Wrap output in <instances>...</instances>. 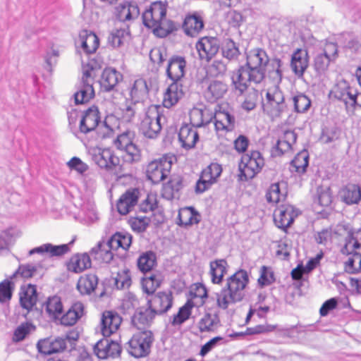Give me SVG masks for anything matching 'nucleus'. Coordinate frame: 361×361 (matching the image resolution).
<instances>
[{
    "mask_svg": "<svg viewBox=\"0 0 361 361\" xmlns=\"http://www.w3.org/2000/svg\"><path fill=\"white\" fill-rule=\"evenodd\" d=\"M269 62V58L265 50L259 48L250 50L247 54L246 64L232 74V84L235 90L242 94L247 88L248 83H261L265 78Z\"/></svg>",
    "mask_w": 361,
    "mask_h": 361,
    "instance_id": "nucleus-1",
    "label": "nucleus"
},
{
    "mask_svg": "<svg viewBox=\"0 0 361 361\" xmlns=\"http://www.w3.org/2000/svg\"><path fill=\"white\" fill-rule=\"evenodd\" d=\"M248 282V274L245 270H239L228 277L226 286L216 294L217 306L226 310L230 305L241 301Z\"/></svg>",
    "mask_w": 361,
    "mask_h": 361,
    "instance_id": "nucleus-2",
    "label": "nucleus"
},
{
    "mask_svg": "<svg viewBox=\"0 0 361 361\" xmlns=\"http://www.w3.org/2000/svg\"><path fill=\"white\" fill-rule=\"evenodd\" d=\"M190 119L191 126L195 128L202 127L214 119L215 130L219 135L232 131L235 127L234 116L226 111H219L213 116L207 109L193 108L190 112Z\"/></svg>",
    "mask_w": 361,
    "mask_h": 361,
    "instance_id": "nucleus-3",
    "label": "nucleus"
},
{
    "mask_svg": "<svg viewBox=\"0 0 361 361\" xmlns=\"http://www.w3.org/2000/svg\"><path fill=\"white\" fill-rule=\"evenodd\" d=\"M263 110L272 120L281 118L288 111L284 94L278 85L268 88Z\"/></svg>",
    "mask_w": 361,
    "mask_h": 361,
    "instance_id": "nucleus-4",
    "label": "nucleus"
},
{
    "mask_svg": "<svg viewBox=\"0 0 361 361\" xmlns=\"http://www.w3.org/2000/svg\"><path fill=\"white\" fill-rule=\"evenodd\" d=\"M330 95L335 99L342 102L347 109L350 107L355 108L356 106L361 107V93L351 87L346 80L338 81L331 90Z\"/></svg>",
    "mask_w": 361,
    "mask_h": 361,
    "instance_id": "nucleus-5",
    "label": "nucleus"
},
{
    "mask_svg": "<svg viewBox=\"0 0 361 361\" xmlns=\"http://www.w3.org/2000/svg\"><path fill=\"white\" fill-rule=\"evenodd\" d=\"M153 341L152 333L149 330L135 333L128 342V351L133 357L140 358L147 356Z\"/></svg>",
    "mask_w": 361,
    "mask_h": 361,
    "instance_id": "nucleus-6",
    "label": "nucleus"
},
{
    "mask_svg": "<svg viewBox=\"0 0 361 361\" xmlns=\"http://www.w3.org/2000/svg\"><path fill=\"white\" fill-rule=\"evenodd\" d=\"M264 165V160L258 151H252L244 154L239 165L241 176L245 180L253 178L259 173Z\"/></svg>",
    "mask_w": 361,
    "mask_h": 361,
    "instance_id": "nucleus-7",
    "label": "nucleus"
},
{
    "mask_svg": "<svg viewBox=\"0 0 361 361\" xmlns=\"http://www.w3.org/2000/svg\"><path fill=\"white\" fill-rule=\"evenodd\" d=\"M222 172L221 165L212 163L201 173L199 180L195 185V192L201 194L209 190L215 183Z\"/></svg>",
    "mask_w": 361,
    "mask_h": 361,
    "instance_id": "nucleus-8",
    "label": "nucleus"
},
{
    "mask_svg": "<svg viewBox=\"0 0 361 361\" xmlns=\"http://www.w3.org/2000/svg\"><path fill=\"white\" fill-rule=\"evenodd\" d=\"M67 348L66 339L61 336H48L39 339L36 348L37 352L42 355H51L63 353Z\"/></svg>",
    "mask_w": 361,
    "mask_h": 361,
    "instance_id": "nucleus-9",
    "label": "nucleus"
},
{
    "mask_svg": "<svg viewBox=\"0 0 361 361\" xmlns=\"http://www.w3.org/2000/svg\"><path fill=\"white\" fill-rule=\"evenodd\" d=\"M123 319L114 310H105L100 319V331L104 337H109L119 329Z\"/></svg>",
    "mask_w": 361,
    "mask_h": 361,
    "instance_id": "nucleus-10",
    "label": "nucleus"
},
{
    "mask_svg": "<svg viewBox=\"0 0 361 361\" xmlns=\"http://www.w3.org/2000/svg\"><path fill=\"white\" fill-rule=\"evenodd\" d=\"M195 47L200 59L209 61L218 53L219 42L214 37H203L197 41Z\"/></svg>",
    "mask_w": 361,
    "mask_h": 361,
    "instance_id": "nucleus-11",
    "label": "nucleus"
},
{
    "mask_svg": "<svg viewBox=\"0 0 361 361\" xmlns=\"http://www.w3.org/2000/svg\"><path fill=\"white\" fill-rule=\"evenodd\" d=\"M142 134L148 138H156L158 135V105L150 106L140 126Z\"/></svg>",
    "mask_w": 361,
    "mask_h": 361,
    "instance_id": "nucleus-12",
    "label": "nucleus"
},
{
    "mask_svg": "<svg viewBox=\"0 0 361 361\" xmlns=\"http://www.w3.org/2000/svg\"><path fill=\"white\" fill-rule=\"evenodd\" d=\"M121 351L122 348L118 342L107 339L99 340L94 347V352L99 359L118 357Z\"/></svg>",
    "mask_w": 361,
    "mask_h": 361,
    "instance_id": "nucleus-13",
    "label": "nucleus"
},
{
    "mask_svg": "<svg viewBox=\"0 0 361 361\" xmlns=\"http://www.w3.org/2000/svg\"><path fill=\"white\" fill-rule=\"evenodd\" d=\"M298 215V210L292 205L281 204L275 209L274 220L276 226L285 229L290 226Z\"/></svg>",
    "mask_w": 361,
    "mask_h": 361,
    "instance_id": "nucleus-14",
    "label": "nucleus"
},
{
    "mask_svg": "<svg viewBox=\"0 0 361 361\" xmlns=\"http://www.w3.org/2000/svg\"><path fill=\"white\" fill-rule=\"evenodd\" d=\"M101 120L100 112L97 106L93 105L82 112L79 123L80 131L88 133L94 130Z\"/></svg>",
    "mask_w": 361,
    "mask_h": 361,
    "instance_id": "nucleus-15",
    "label": "nucleus"
},
{
    "mask_svg": "<svg viewBox=\"0 0 361 361\" xmlns=\"http://www.w3.org/2000/svg\"><path fill=\"white\" fill-rule=\"evenodd\" d=\"M18 295L20 307L27 312L32 310L38 300L36 286L30 283L21 286Z\"/></svg>",
    "mask_w": 361,
    "mask_h": 361,
    "instance_id": "nucleus-16",
    "label": "nucleus"
},
{
    "mask_svg": "<svg viewBox=\"0 0 361 361\" xmlns=\"http://www.w3.org/2000/svg\"><path fill=\"white\" fill-rule=\"evenodd\" d=\"M65 266L68 272L80 274L91 267L92 260L86 252L76 253L66 261Z\"/></svg>",
    "mask_w": 361,
    "mask_h": 361,
    "instance_id": "nucleus-17",
    "label": "nucleus"
},
{
    "mask_svg": "<svg viewBox=\"0 0 361 361\" xmlns=\"http://www.w3.org/2000/svg\"><path fill=\"white\" fill-rule=\"evenodd\" d=\"M84 314V305L80 302H76L73 303L66 312L61 314L58 322L63 326H73L83 317Z\"/></svg>",
    "mask_w": 361,
    "mask_h": 361,
    "instance_id": "nucleus-18",
    "label": "nucleus"
},
{
    "mask_svg": "<svg viewBox=\"0 0 361 361\" xmlns=\"http://www.w3.org/2000/svg\"><path fill=\"white\" fill-rule=\"evenodd\" d=\"M139 190L131 188L124 192L118 199L116 204L119 214L126 215L137 204L139 198Z\"/></svg>",
    "mask_w": 361,
    "mask_h": 361,
    "instance_id": "nucleus-19",
    "label": "nucleus"
},
{
    "mask_svg": "<svg viewBox=\"0 0 361 361\" xmlns=\"http://www.w3.org/2000/svg\"><path fill=\"white\" fill-rule=\"evenodd\" d=\"M199 140L196 128L190 124L182 126L178 132V141L182 148L189 150L195 147Z\"/></svg>",
    "mask_w": 361,
    "mask_h": 361,
    "instance_id": "nucleus-20",
    "label": "nucleus"
},
{
    "mask_svg": "<svg viewBox=\"0 0 361 361\" xmlns=\"http://www.w3.org/2000/svg\"><path fill=\"white\" fill-rule=\"evenodd\" d=\"M309 65V56L307 51L303 49H297L291 56L290 68L293 72L298 78L303 74Z\"/></svg>",
    "mask_w": 361,
    "mask_h": 361,
    "instance_id": "nucleus-21",
    "label": "nucleus"
},
{
    "mask_svg": "<svg viewBox=\"0 0 361 361\" xmlns=\"http://www.w3.org/2000/svg\"><path fill=\"white\" fill-rule=\"evenodd\" d=\"M204 26L202 17L197 13H194L186 16L183 23V30L186 35L195 37L200 33Z\"/></svg>",
    "mask_w": 361,
    "mask_h": 361,
    "instance_id": "nucleus-22",
    "label": "nucleus"
},
{
    "mask_svg": "<svg viewBox=\"0 0 361 361\" xmlns=\"http://www.w3.org/2000/svg\"><path fill=\"white\" fill-rule=\"evenodd\" d=\"M167 2L159 1V38L166 37L178 30L177 24L166 18Z\"/></svg>",
    "mask_w": 361,
    "mask_h": 361,
    "instance_id": "nucleus-23",
    "label": "nucleus"
},
{
    "mask_svg": "<svg viewBox=\"0 0 361 361\" xmlns=\"http://www.w3.org/2000/svg\"><path fill=\"white\" fill-rule=\"evenodd\" d=\"M77 42L86 54L94 53L99 46L98 37L94 32L87 30L80 32Z\"/></svg>",
    "mask_w": 361,
    "mask_h": 361,
    "instance_id": "nucleus-24",
    "label": "nucleus"
},
{
    "mask_svg": "<svg viewBox=\"0 0 361 361\" xmlns=\"http://www.w3.org/2000/svg\"><path fill=\"white\" fill-rule=\"evenodd\" d=\"M183 94L182 85L179 82H172L164 93L163 106L169 109L175 106Z\"/></svg>",
    "mask_w": 361,
    "mask_h": 361,
    "instance_id": "nucleus-25",
    "label": "nucleus"
},
{
    "mask_svg": "<svg viewBox=\"0 0 361 361\" xmlns=\"http://www.w3.org/2000/svg\"><path fill=\"white\" fill-rule=\"evenodd\" d=\"M157 315L156 310L152 309L151 305L144 311L134 314L132 318L133 325L140 331L147 330V328L152 322Z\"/></svg>",
    "mask_w": 361,
    "mask_h": 361,
    "instance_id": "nucleus-26",
    "label": "nucleus"
},
{
    "mask_svg": "<svg viewBox=\"0 0 361 361\" xmlns=\"http://www.w3.org/2000/svg\"><path fill=\"white\" fill-rule=\"evenodd\" d=\"M186 61L182 57H174L169 61L166 74L172 82H179L178 80L183 77Z\"/></svg>",
    "mask_w": 361,
    "mask_h": 361,
    "instance_id": "nucleus-27",
    "label": "nucleus"
},
{
    "mask_svg": "<svg viewBox=\"0 0 361 361\" xmlns=\"http://www.w3.org/2000/svg\"><path fill=\"white\" fill-rule=\"evenodd\" d=\"M97 164L104 169H113L121 166V160L110 148L101 149L96 156Z\"/></svg>",
    "mask_w": 361,
    "mask_h": 361,
    "instance_id": "nucleus-28",
    "label": "nucleus"
},
{
    "mask_svg": "<svg viewBox=\"0 0 361 361\" xmlns=\"http://www.w3.org/2000/svg\"><path fill=\"white\" fill-rule=\"evenodd\" d=\"M43 307L47 316L54 321H58L63 311L61 298L57 295L49 297Z\"/></svg>",
    "mask_w": 361,
    "mask_h": 361,
    "instance_id": "nucleus-29",
    "label": "nucleus"
},
{
    "mask_svg": "<svg viewBox=\"0 0 361 361\" xmlns=\"http://www.w3.org/2000/svg\"><path fill=\"white\" fill-rule=\"evenodd\" d=\"M201 220L200 213L192 207L179 209L177 224L183 227L197 224Z\"/></svg>",
    "mask_w": 361,
    "mask_h": 361,
    "instance_id": "nucleus-30",
    "label": "nucleus"
},
{
    "mask_svg": "<svg viewBox=\"0 0 361 361\" xmlns=\"http://www.w3.org/2000/svg\"><path fill=\"white\" fill-rule=\"evenodd\" d=\"M98 284V278L94 274H86L79 277L76 288L82 295H90L94 292Z\"/></svg>",
    "mask_w": 361,
    "mask_h": 361,
    "instance_id": "nucleus-31",
    "label": "nucleus"
},
{
    "mask_svg": "<svg viewBox=\"0 0 361 361\" xmlns=\"http://www.w3.org/2000/svg\"><path fill=\"white\" fill-rule=\"evenodd\" d=\"M122 79V75L116 69L105 68L102 74L100 85L106 92L112 90Z\"/></svg>",
    "mask_w": 361,
    "mask_h": 361,
    "instance_id": "nucleus-32",
    "label": "nucleus"
},
{
    "mask_svg": "<svg viewBox=\"0 0 361 361\" xmlns=\"http://www.w3.org/2000/svg\"><path fill=\"white\" fill-rule=\"evenodd\" d=\"M296 134L293 131H286L283 137L279 139L274 147L272 154L274 156H281L288 152L292 145L296 142Z\"/></svg>",
    "mask_w": 361,
    "mask_h": 361,
    "instance_id": "nucleus-33",
    "label": "nucleus"
},
{
    "mask_svg": "<svg viewBox=\"0 0 361 361\" xmlns=\"http://www.w3.org/2000/svg\"><path fill=\"white\" fill-rule=\"evenodd\" d=\"M139 13L138 6L130 3L121 4L115 9L116 18L123 22L137 18Z\"/></svg>",
    "mask_w": 361,
    "mask_h": 361,
    "instance_id": "nucleus-34",
    "label": "nucleus"
},
{
    "mask_svg": "<svg viewBox=\"0 0 361 361\" xmlns=\"http://www.w3.org/2000/svg\"><path fill=\"white\" fill-rule=\"evenodd\" d=\"M113 250L109 246V241L106 243L104 240L99 241L96 246L90 250V254L94 256L95 259H99L103 262L109 263L114 258Z\"/></svg>",
    "mask_w": 361,
    "mask_h": 361,
    "instance_id": "nucleus-35",
    "label": "nucleus"
},
{
    "mask_svg": "<svg viewBox=\"0 0 361 361\" xmlns=\"http://www.w3.org/2000/svg\"><path fill=\"white\" fill-rule=\"evenodd\" d=\"M70 251L68 244H63L60 245H53L51 243L43 244L39 247H35L31 250L30 253H49L51 257H60L64 255Z\"/></svg>",
    "mask_w": 361,
    "mask_h": 361,
    "instance_id": "nucleus-36",
    "label": "nucleus"
},
{
    "mask_svg": "<svg viewBox=\"0 0 361 361\" xmlns=\"http://www.w3.org/2000/svg\"><path fill=\"white\" fill-rule=\"evenodd\" d=\"M132 235L126 232H116L109 240V246L113 250L122 249L128 250L132 243Z\"/></svg>",
    "mask_w": 361,
    "mask_h": 361,
    "instance_id": "nucleus-37",
    "label": "nucleus"
},
{
    "mask_svg": "<svg viewBox=\"0 0 361 361\" xmlns=\"http://www.w3.org/2000/svg\"><path fill=\"white\" fill-rule=\"evenodd\" d=\"M102 68L100 63L97 59H89L86 63L82 65V82H90L93 85L94 78L97 72Z\"/></svg>",
    "mask_w": 361,
    "mask_h": 361,
    "instance_id": "nucleus-38",
    "label": "nucleus"
},
{
    "mask_svg": "<svg viewBox=\"0 0 361 361\" xmlns=\"http://www.w3.org/2000/svg\"><path fill=\"white\" fill-rule=\"evenodd\" d=\"M226 272L227 262L226 260L217 259L210 262L209 274L213 283H221Z\"/></svg>",
    "mask_w": 361,
    "mask_h": 361,
    "instance_id": "nucleus-39",
    "label": "nucleus"
},
{
    "mask_svg": "<svg viewBox=\"0 0 361 361\" xmlns=\"http://www.w3.org/2000/svg\"><path fill=\"white\" fill-rule=\"evenodd\" d=\"M220 326V319L216 314H205L198 322L200 332H214Z\"/></svg>",
    "mask_w": 361,
    "mask_h": 361,
    "instance_id": "nucleus-40",
    "label": "nucleus"
},
{
    "mask_svg": "<svg viewBox=\"0 0 361 361\" xmlns=\"http://www.w3.org/2000/svg\"><path fill=\"white\" fill-rule=\"evenodd\" d=\"M281 186H284L283 183H272L266 192V199L268 202L277 204L283 201L286 197V191L282 190Z\"/></svg>",
    "mask_w": 361,
    "mask_h": 361,
    "instance_id": "nucleus-41",
    "label": "nucleus"
},
{
    "mask_svg": "<svg viewBox=\"0 0 361 361\" xmlns=\"http://www.w3.org/2000/svg\"><path fill=\"white\" fill-rule=\"evenodd\" d=\"M227 91V86L222 82L214 80L210 83L205 92L206 98L214 102L221 98Z\"/></svg>",
    "mask_w": 361,
    "mask_h": 361,
    "instance_id": "nucleus-42",
    "label": "nucleus"
},
{
    "mask_svg": "<svg viewBox=\"0 0 361 361\" xmlns=\"http://www.w3.org/2000/svg\"><path fill=\"white\" fill-rule=\"evenodd\" d=\"M74 97L76 104L88 102L94 97L93 85L90 82H82L81 81L79 90L75 93Z\"/></svg>",
    "mask_w": 361,
    "mask_h": 361,
    "instance_id": "nucleus-43",
    "label": "nucleus"
},
{
    "mask_svg": "<svg viewBox=\"0 0 361 361\" xmlns=\"http://www.w3.org/2000/svg\"><path fill=\"white\" fill-rule=\"evenodd\" d=\"M361 246V228L349 233L345 245L341 249L343 254H350Z\"/></svg>",
    "mask_w": 361,
    "mask_h": 361,
    "instance_id": "nucleus-44",
    "label": "nucleus"
},
{
    "mask_svg": "<svg viewBox=\"0 0 361 361\" xmlns=\"http://www.w3.org/2000/svg\"><path fill=\"white\" fill-rule=\"evenodd\" d=\"M308 164V152L306 150H303L297 154L295 158L292 160L290 163V169L292 172H295L299 174H301L306 171Z\"/></svg>",
    "mask_w": 361,
    "mask_h": 361,
    "instance_id": "nucleus-45",
    "label": "nucleus"
},
{
    "mask_svg": "<svg viewBox=\"0 0 361 361\" xmlns=\"http://www.w3.org/2000/svg\"><path fill=\"white\" fill-rule=\"evenodd\" d=\"M182 188V180L179 177H174L165 183L162 187L161 195L167 200L173 199L175 193Z\"/></svg>",
    "mask_w": 361,
    "mask_h": 361,
    "instance_id": "nucleus-46",
    "label": "nucleus"
},
{
    "mask_svg": "<svg viewBox=\"0 0 361 361\" xmlns=\"http://www.w3.org/2000/svg\"><path fill=\"white\" fill-rule=\"evenodd\" d=\"M343 200L348 204H357L361 199V190L357 185H350L342 191Z\"/></svg>",
    "mask_w": 361,
    "mask_h": 361,
    "instance_id": "nucleus-47",
    "label": "nucleus"
},
{
    "mask_svg": "<svg viewBox=\"0 0 361 361\" xmlns=\"http://www.w3.org/2000/svg\"><path fill=\"white\" fill-rule=\"evenodd\" d=\"M35 330L36 326L32 322H23L13 331L12 341L16 343L20 342Z\"/></svg>",
    "mask_w": 361,
    "mask_h": 361,
    "instance_id": "nucleus-48",
    "label": "nucleus"
},
{
    "mask_svg": "<svg viewBox=\"0 0 361 361\" xmlns=\"http://www.w3.org/2000/svg\"><path fill=\"white\" fill-rule=\"evenodd\" d=\"M195 306V302L192 300H188L185 304L180 307L178 313L173 315L171 322L173 326L180 325L184 323L190 318L191 310Z\"/></svg>",
    "mask_w": 361,
    "mask_h": 361,
    "instance_id": "nucleus-49",
    "label": "nucleus"
},
{
    "mask_svg": "<svg viewBox=\"0 0 361 361\" xmlns=\"http://www.w3.org/2000/svg\"><path fill=\"white\" fill-rule=\"evenodd\" d=\"M132 284V274L127 267H123L117 272L115 285L118 289L128 288Z\"/></svg>",
    "mask_w": 361,
    "mask_h": 361,
    "instance_id": "nucleus-50",
    "label": "nucleus"
},
{
    "mask_svg": "<svg viewBox=\"0 0 361 361\" xmlns=\"http://www.w3.org/2000/svg\"><path fill=\"white\" fill-rule=\"evenodd\" d=\"M350 255L348 260L344 263V269L349 274H357L361 271V254L355 250L352 253L346 254Z\"/></svg>",
    "mask_w": 361,
    "mask_h": 361,
    "instance_id": "nucleus-51",
    "label": "nucleus"
},
{
    "mask_svg": "<svg viewBox=\"0 0 361 361\" xmlns=\"http://www.w3.org/2000/svg\"><path fill=\"white\" fill-rule=\"evenodd\" d=\"M251 83H248L247 87ZM247 92L245 96V99L242 103V108L247 111H250L255 109L257 102L259 100V92L254 87H247L245 91Z\"/></svg>",
    "mask_w": 361,
    "mask_h": 361,
    "instance_id": "nucleus-52",
    "label": "nucleus"
},
{
    "mask_svg": "<svg viewBox=\"0 0 361 361\" xmlns=\"http://www.w3.org/2000/svg\"><path fill=\"white\" fill-rule=\"evenodd\" d=\"M177 157L172 153L166 154L159 158V171L161 173V180H164L168 177L171 166L176 163Z\"/></svg>",
    "mask_w": 361,
    "mask_h": 361,
    "instance_id": "nucleus-53",
    "label": "nucleus"
},
{
    "mask_svg": "<svg viewBox=\"0 0 361 361\" xmlns=\"http://www.w3.org/2000/svg\"><path fill=\"white\" fill-rule=\"evenodd\" d=\"M156 254L153 252L149 251L140 256L137 260V265L142 271L147 272L152 270L156 264Z\"/></svg>",
    "mask_w": 361,
    "mask_h": 361,
    "instance_id": "nucleus-54",
    "label": "nucleus"
},
{
    "mask_svg": "<svg viewBox=\"0 0 361 361\" xmlns=\"http://www.w3.org/2000/svg\"><path fill=\"white\" fill-rule=\"evenodd\" d=\"M13 279H6L0 282V302H9L13 296L15 283Z\"/></svg>",
    "mask_w": 361,
    "mask_h": 361,
    "instance_id": "nucleus-55",
    "label": "nucleus"
},
{
    "mask_svg": "<svg viewBox=\"0 0 361 361\" xmlns=\"http://www.w3.org/2000/svg\"><path fill=\"white\" fill-rule=\"evenodd\" d=\"M129 35L130 33L128 29H116L110 33L108 42L113 47H118L129 37Z\"/></svg>",
    "mask_w": 361,
    "mask_h": 361,
    "instance_id": "nucleus-56",
    "label": "nucleus"
},
{
    "mask_svg": "<svg viewBox=\"0 0 361 361\" xmlns=\"http://www.w3.org/2000/svg\"><path fill=\"white\" fill-rule=\"evenodd\" d=\"M222 54L228 60H235L240 55V51L236 44L231 39H225L222 44Z\"/></svg>",
    "mask_w": 361,
    "mask_h": 361,
    "instance_id": "nucleus-57",
    "label": "nucleus"
},
{
    "mask_svg": "<svg viewBox=\"0 0 361 361\" xmlns=\"http://www.w3.org/2000/svg\"><path fill=\"white\" fill-rule=\"evenodd\" d=\"M142 21L145 27L151 30L154 35L158 36V20L152 6L143 13Z\"/></svg>",
    "mask_w": 361,
    "mask_h": 361,
    "instance_id": "nucleus-58",
    "label": "nucleus"
},
{
    "mask_svg": "<svg viewBox=\"0 0 361 361\" xmlns=\"http://www.w3.org/2000/svg\"><path fill=\"white\" fill-rule=\"evenodd\" d=\"M294 110L295 112L302 114L306 112L311 106L310 99L304 94H298L293 97Z\"/></svg>",
    "mask_w": 361,
    "mask_h": 361,
    "instance_id": "nucleus-59",
    "label": "nucleus"
},
{
    "mask_svg": "<svg viewBox=\"0 0 361 361\" xmlns=\"http://www.w3.org/2000/svg\"><path fill=\"white\" fill-rule=\"evenodd\" d=\"M148 93V88L146 82L142 79L135 81L130 90V95L137 102L142 99Z\"/></svg>",
    "mask_w": 361,
    "mask_h": 361,
    "instance_id": "nucleus-60",
    "label": "nucleus"
},
{
    "mask_svg": "<svg viewBox=\"0 0 361 361\" xmlns=\"http://www.w3.org/2000/svg\"><path fill=\"white\" fill-rule=\"evenodd\" d=\"M150 223V219L147 216H132L128 220V224L132 230L137 233H142L146 231Z\"/></svg>",
    "mask_w": 361,
    "mask_h": 361,
    "instance_id": "nucleus-61",
    "label": "nucleus"
},
{
    "mask_svg": "<svg viewBox=\"0 0 361 361\" xmlns=\"http://www.w3.org/2000/svg\"><path fill=\"white\" fill-rule=\"evenodd\" d=\"M134 139V133L127 130L118 135L114 143L116 148L120 150H124L128 146L132 145Z\"/></svg>",
    "mask_w": 361,
    "mask_h": 361,
    "instance_id": "nucleus-62",
    "label": "nucleus"
},
{
    "mask_svg": "<svg viewBox=\"0 0 361 361\" xmlns=\"http://www.w3.org/2000/svg\"><path fill=\"white\" fill-rule=\"evenodd\" d=\"M123 151V161L126 163L133 164L141 159V151L135 143L128 146Z\"/></svg>",
    "mask_w": 361,
    "mask_h": 361,
    "instance_id": "nucleus-63",
    "label": "nucleus"
},
{
    "mask_svg": "<svg viewBox=\"0 0 361 361\" xmlns=\"http://www.w3.org/2000/svg\"><path fill=\"white\" fill-rule=\"evenodd\" d=\"M331 59L322 51L316 54L314 59V67L319 74L324 73L328 68Z\"/></svg>",
    "mask_w": 361,
    "mask_h": 361,
    "instance_id": "nucleus-64",
    "label": "nucleus"
}]
</instances>
